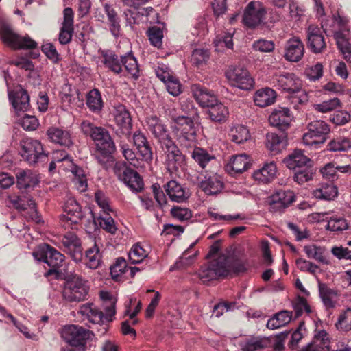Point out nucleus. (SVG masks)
Instances as JSON below:
<instances>
[{"mask_svg": "<svg viewBox=\"0 0 351 351\" xmlns=\"http://www.w3.org/2000/svg\"><path fill=\"white\" fill-rule=\"evenodd\" d=\"M267 343L265 338L253 337L241 342L240 346L243 351H256L267 347Z\"/></svg>", "mask_w": 351, "mask_h": 351, "instance_id": "nucleus-48", "label": "nucleus"}, {"mask_svg": "<svg viewBox=\"0 0 351 351\" xmlns=\"http://www.w3.org/2000/svg\"><path fill=\"white\" fill-rule=\"evenodd\" d=\"M337 188L332 183L322 184L313 191L316 199L323 200H331L337 197Z\"/></svg>", "mask_w": 351, "mask_h": 351, "instance_id": "nucleus-45", "label": "nucleus"}, {"mask_svg": "<svg viewBox=\"0 0 351 351\" xmlns=\"http://www.w3.org/2000/svg\"><path fill=\"white\" fill-rule=\"evenodd\" d=\"M102 264V254L99 247L95 243L85 252V265L90 269H96Z\"/></svg>", "mask_w": 351, "mask_h": 351, "instance_id": "nucleus-39", "label": "nucleus"}, {"mask_svg": "<svg viewBox=\"0 0 351 351\" xmlns=\"http://www.w3.org/2000/svg\"><path fill=\"white\" fill-rule=\"evenodd\" d=\"M100 59L106 68L115 74H120L123 71L121 66V56L119 57L114 51L110 50H101Z\"/></svg>", "mask_w": 351, "mask_h": 351, "instance_id": "nucleus-29", "label": "nucleus"}, {"mask_svg": "<svg viewBox=\"0 0 351 351\" xmlns=\"http://www.w3.org/2000/svg\"><path fill=\"white\" fill-rule=\"evenodd\" d=\"M250 159L247 154H242L231 157L225 167L226 171L231 176L242 173L250 168Z\"/></svg>", "mask_w": 351, "mask_h": 351, "instance_id": "nucleus-26", "label": "nucleus"}, {"mask_svg": "<svg viewBox=\"0 0 351 351\" xmlns=\"http://www.w3.org/2000/svg\"><path fill=\"white\" fill-rule=\"evenodd\" d=\"M86 104L90 110L93 112H99L101 110L103 101L99 90L93 89L88 93Z\"/></svg>", "mask_w": 351, "mask_h": 351, "instance_id": "nucleus-50", "label": "nucleus"}, {"mask_svg": "<svg viewBox=\"0 0 351 351\" xmlns=\"http://www.w3.org/2000/svg\"><path fill=\"white\" fill-rule=\"evenodd\" d=\"M276 93L270 88H264L258 90L254 96L255 104L264 108L273 104L276 100Z\"/></svg>", "mask_w": 351, "mask_h": 351, "instance_id": "nucleus-36", "label": "nucleus"}, {"mask_svg": "<svg viewBox=\"0 0 351 351\" xmlns=\"http://www.w3.org/2000/svg\"><path fill=\"white\" fill-rule=\"evenodd\" d=\"M100 298L106 302L105 312L108 316L111 317L115 315V304L117 300L110 293L106 291H101L99 293Z\"/></svg>", "mask_w": 351, "mask_h": 351, "instance_id": "nucleus-58", "label": "nucleus"}, {"mask_svg": "<svg viewBox=\"0 0 351 351\" xmlns=\"http://www.w3.org/2000/svg\"><path fill=\"white\" fill-rule=\"evenodd\" d=\"M191 90L193 97L202 107H208L217 102V97L213 92L199 84H193Z\"/></svg>", "mask_w": 351, "mask_h": 351, "instance_id": "nucleus-25", "label": "nucleus"}, {"mask_svg": "<svg viewBox=\"0 0 351 351\" xmlns=\"http://www.w3.org/2000/svg\"><path fill=\"white\" fill-rule=\"evenodd\" d=\"M318 351H328L330 348L329 335L324 330L318 331L311 341Z\"/></svg>", "mask_w": 351, "mask_h": 351, "instance_id": "nucleus-51", "label": "nucleus"}, {"mask_svg": "<svg viewBox=\"0 0 351 351\" xmlns=\"http://www.w3.org/2000/svg\"><path fill=\"white\" fill-rule=\"evenodd\" d=\"M47 134L52 142L62 146L69 147L73 145L71 134L69 131L57 128H51L47 130Z\"/></svg>", "mask_w": 351, "mask_h": 351, "instance_id": "nucleus-35", "label": "nucleus"}, {"mask_svg": "<svg viewBox=\"0 0 351 351\" xmlns=\"http://www.w3.org/2000/svg\"><path fill=\"white\" fill-rule=\"evenodd\" d=\"M8 98L17 113L27 110L29 106V97L21 86H17L11 90L8 89Z\"/></svg>", "mask_w": 351, "mask_h": 351, "instance_id": "nucleus-22", "label": "nucleus"}, {"mask_svg": "<svg viewBox=\"0 0 351 351\" xmlns=\"http://www.w3.org/2000/svg\"><path fill=\"white\" fill-rule=\"evenodd\" d=\"M127 263L123 258H118L114 264L110 267V274L112 279L119 280V278L126 272Z\"/></svg>", "mask_w": 351, "mask_h": 351, "instance_id": "nucleus-61", "label": "nucleus"}, {"mask_svg": "<svg viewBox=\"0 0 351 351\" xmlns=\"http://www.w3.org/2000/svg\"><path fill=\"white\" fill-rule=\"evenodd\" d=\"M210 263L219 278H226L246 269L244 263L230 253L221 254Z\"/></svg>", "mask_w": 351, "mask_h": 351, "instance_id": "nucleus-4", "label": "nucleus"}, {"mask_svg": "<svg viewBox=\"0 0 351 351\" xmlns=\"http://www.w3.org/2000/svg\"><path fill=\"white\" fill-rule=\"evenodd\" d=\"M331 20L332 21V27L331 29H328L326 23L322 21V27L324 29V32L327 33L328 31H330L334 35L336 32H343L347 34V38H349V30L346 27L348 23L347 19L338 15L333 16Z\"/></svg>", "mask_w": 351, "mask_h": 351, "instance_id": "nucleus-46", "label": "nucleus"}, {"mask_svg": "<svg viewBox=\"0 0 351 351\" xmlns=\"http://www.w3.org/2000/svg\"><path fill=\"white\" fill-rule=\"evenodd\" d=\"M294 201V195L290 191H278L269 197V210L280 212L289 206Z\"/></svg>", "mask_w": 351, "mask_h": 351, "instance_id": "nucleus-21", "label": "nucleus"}, {"mask_svg": "<svg viewBox=\"0 0 351 351\" xmlns=\"http://www.w3.org/2000/svg\"><path fill=\"white\" fill-rule=\"evenodd\" d=\"M43 262L47 264L51 269L45 272V276L51 279H59L62 276V272L58 268L62 265L64 256L55 248L47 245L43 257Z\"/></svg>", "mask_w": 351, "mask_h": 351, "instance_id": "nucleus-13", "label": "nucleus"}, {"mask_svg": "<svg viewBox=\"0 0 351 351\" xmlns=\"http://www.w3.org/2000/svg\"><path fill=\"white\" fill-rule=\"evenodd\" d=\"M275 83L276 86L278 88L293 94L291 97L290 102L295 108H297L299 104H303L308 101V96L302 89V81L295 74L282 72L276 75Z\"/></svg>", "mask_w": 351, "mask_h": 351, "instance_id": "nucleus-2", "label": "nucleus"}, {"mask_svg": "<svg viewBox=\"0 0 351 351\" xmlns=\"http://www.w3.org/2000/svg\"><path fill=\"white\" fill-rule=\"evenodd\" d=\"M309 161V158L300 149H295L284 160L286 166L293 170L306 167Z\"/></svg>", "mask_w": 351, "mask_h": 351, "instance_id": "nucleus-37", "label": "nucleus"}, {"mask_svg": "<svg viewBox=\"0 0 351 351\" xmlns=\"http://www.w3.org/2000/svg\"><path fill=\"white\" fill-rule=\"evenodd\" d=\"M327 147L328 150L332 152L348 151L351 149V138L337 136L328 143Z\"/></svg>", "mask_w": 351, "mask_h": 351, "instance_id": "nucleus-52", "label": "nucleus"}, {"mask_svg": "<svg viewBox=\"0 0 351 351\" xmlns=\"http://www.w3.org/2000/svg\"><path fill=\"white\" fill-rule=\"evenodd\" d=\"M117 174L119 179L133 192L138 193L144 188L143 180L138 173L136 171L124 167L122 170L119 169Z\"/></svg>", "mask_w": 351, "mask_h": 351, "instance_id": "nucleus-18", "label": "nucleus"}, {"mask_svg": "<svg viewBox=\"0 0 351 351\" xmlns=\"http://www.w3.org/2000/svg\"><path fill=\"white\" fill-rule=\"evenodd\" d=\"M146 125L153 136L158 139L160 145L167 143V141H172L167 126L157 116L150 115L147 117Z\"/></svg>", "mask_w": 351, "mask_h": 351, "instance_id": "nucleus-17", "label": "nucleus"}, {"mask_svg": "<svg viewBox=\"0 0 351 351\" xmlns=\"http://www.w3.org/2000/svg\"><path fill=\"white\" fill-rule=\"evenodd\" d=\"M208 114L210 119L215 122H224L226 121L229 112L226 106L221 102H214L212 105L209 106Z\"/></svg>", "mask_w": 351, "mask_h": 351, "instance_id": "nucleus-43", "label": "nucleus"}, {"mask_svg": "<svg viewBox=\"0 0 351 351\" xmlns=\"http://www.w3.org/2000/svg\"><path fill=\"white\" fill-rule=\"evenodd\" d=\"M147 255V252L139 244L133 245L128 254L129 259L133 264L142 262Z\"/></svg>", "mask_w": 351, "mask_h": 351, "instance_id": "nucleus-60", "label": "nucleus"}, {"mask_svg": "<svg viewBox=\"0 0 351 351\" xmlns=\"http://www.w3.org/2000/svg\"><path fill=\"white\" fill-rule=\"evenodd\" d=\"M313 217L318 221L326 220L328 222L326 229L332 232H340L349 227L344 217L335 215L333 212L315 213L313 214Z\"/></svg>", "mask_w": 351, "mask_h": 351, "instance_id": "nucleus-15", "label": "nucleus"}, {"mask_svg": "<svg viewBox=\"0 0 351 351\" xmlns=\"http://www.w3.org/2000/svg\"><path fill=\"white\" fill-rule=\"evenodd\" d=\"M14 205L19 210L23 211L29 210V211L25 214L26 218L37 223L40 221L36 203L32 198L29 197H19L14 202Z\"/></svg>", "mask_w": 351, "mask_h": 351, "instance_id": "nucleus-31", "label": "nucleus"}, {"mask_svg": "<svg viewBox=\"0 0 351 351\" xmlns=\"http://www.w3.org/2000/svg\"><path fill=\"white\" fill-rule=\"evenodd\" d=\"M64 211L66 213V217L72 223H77L82 217L81 207L77 201L69 197L64 203Z\"/></svg>", "mask_w": 351, "mask_h": 351, "instance_id": "nucleus-42", "label": "nucleus"}, {"mask_svg": "<svg viewBox=\"0 0 351 351\" xmlns=\"http://www.w3.org/2000/svg\"><path fill=\"white\" fill-rule=\"evenodd\" d=\"M319 293L324 306L327 310L333 309L338 304L339 293L326 284L319 282Z\"/></svg>", "mask_w": 351, "mask_h": 351, "instance_id": "nucleus-30", "label": "nucleus"}, {"mask_svg": "<svg viewBox=\"0 0 351 351\" xmlns=\"http://www.w3.org/2000/svg\"><path fill=\"white\" fill-rule=\"evenodd\" d=\"M0 313L4 316L8 317L10 321L12 322V324L18 328V330L23 334V335L29 339H35L36 337V335L35 334L31 333L29 331V329L23 324L18 322L15 317L10 314L8 313L5 308L0 305Z\"/></svg>", "mask_w": 351, "mask_h": 351, "instance_id": "nucleus-57", "label": "nucleus"}, {"mask_svg": "<svg viewBox=\"0 0 351 351\" xmlns=\"http://www.w3.org/2000/svg\"><path fill=\"white\" fill-rule=\"evenodd\" d=\"M210 263L208 265L203 266L199 271V277L203 283H208L211 280L219 278L215 269H213Z\"/></svg>", "mask_w": 351, "mask_h": 351, "instance_id": "nucleus-62", "label": "nucleus"}, {"mask_svg": "<svg viewBox=\"0 0 351 351\" xmlns=\"http://www.w3.org/2000/svg\"><path fill=\"white\" fill-rule=\"evenodd\" d=\"M104 10L108 18L110 32L114 36H119L121 31L120 20L115 10L112 5L108 3L104 5Z\"/></svg>", "mask_w": 351, "mask_h": 351, "instance_id": "nucleus-41", "label": "nucleus"}, {"mask_svg": "<svg viewBox=\"0 0 351 351\" xmlns=\"http://www.w3.org/2000/svg\"><path fill=\"white\" fill-rule=\"evenodd\" d=\"M234 33V31L232 32H224L221 35L217 36L214 44L217 51H221L223 47L230 49L233 48L232 38Z\"/></svg>", "mask_w": 351, "mask_h": 351, "instance_id": "nucleus-56", "label": "nucleus"}, {"mask_svg": "<svg viewBox=\"0 0 351 351\" xmlns=\"http://www.w3.org/2000/svg\"><path fill=\"white\" fill-rule=\"evenodd\" d=\"M291 119L289 110L287 108L281 107L275 109L269 117L270 124L282 130L289 127Z\"/></svg>", "mask_w": 351, "mask_h": 351, "instance_id": "nucleus-28", "label": "nucleus"}, {"mask_svg": "<svg viewBox=\"0 0 351 351\" xmlns=\"http://www.w3.org/2000/svg\"><path fill=\"white\" fill-rule=\"evenodd\" d=\"M229 84L244 90L253 88L254 81L248 71L241 66H231L226 72Z\"/></svg>", "mask_w": 351, "mask_h": 351, "instance_id": "nucleus-11", "label": "nucleus"}, {"mask_svg": "<svg viewBox=\"0 0 351 351\" xmlns=\"http://www.w3.org/2000/svg\"><path fill=\"white\" fill-rule=\"evenodd\" d=\"M164 187L167 195L173 202H183L189 197L185 189L176 180H170Z\"/></svg>", "mask_w": 351, "mask_h": 351, "instance_id": "nucleus-34", "label": "nucleus"}, {"mask_svg": "<svg viewBox=\"0 0 351 351\" xmlns=\"http://www.w3.org/2000/svg\"><path fill=\"white\" fill-rule=\"evenodd\" d=\"M171 128L181 146L188 147L195 143L197 129L191 117H176L173 119Z\"/></svg>", "mask_w": 351, "mask_h": 351, "instance_id": "nucleus-3", "label": "nucleus"}, {"mask_svg": "<svg viewBox=\"0 0 351 351\" xmlns=\"http://www.w3.org/2000/svg\"><path fill=\"white\" fill-rule=\"evenodd\" d=\"M77 315L84 322H88L93 324L101 325L106 322L112 320L110 316H108L95 304L87 302L80 306L77 312Z\"/></svg>", "mask_w": 351, "mask_h": 351, "instance_id": "nucleus-14", "label": "nucleus"}, {"mask_svg": "<svg viewBox=\"0 0 351 351\" xmlns=\"http://www.w3.org/2000/svg\"><path fill=\"white\" fill-rule=\"evenodd\" d=\"M229 136L230 139L237 144L243 143L250 138L249 130L245 126L239 124L230 129Z\"/></svg>", "mask_w": 351, "mask_h": 351, "instance_id": "nucleus-47", "label": "nucleus"}, {"mask_svg": "<svg viewBox=\"0 0 351 351\" xmlns=\"http://www.w3.org/2000/svg\"><path fill=\"white\" fill-rule=\"evenodd\" d=\"M199 187L207 195H215L221 191L223 183L219 175L210 174L205 176L204 179L199 183Z\"/></svg>", "mask_w": 351, "mask_h": 351, "instance_id": "nucleus-33", "label": "nucleus"}, {"mask_svg": "<svg viewBox=\"0 0 351 351\" xmlns=\"http://www.w3.org/2000/svg\"><path fill=\"white\" fill-rule=\"evenodd\" d=\"M149 40L151 44L156 47H160L162 45V40L163 38V32L158 27H152L149 28L147 32Z\"/></svg>", "mask_w": 351, "mask_h": 351, "instance_id": "nucleus-63", "label": "nucleus"}, {"mask_svg": "<svg viewBox=\"0 0 351 351\" xmlns=\"http://www.w3.org/2000/svg\"><path fill=\"white\" fill-rule=\"evenodd\" d=\"M89 285L82 276H75L65 282L62 291L63 298L69 302H80L87 300Z\"/></svg>", "mask_w": 351, "mask_h": 351, "instance_id": "nucleus-5", "label": "nucleus"}, {"mask_svg": "<svg viewBox=\"0 0 351 351\" xmlns=\"http://www.w3.org/2000/svg\"><path fill=\"white\" fill-rule=\"evenodd\" d=\"M191 157L203 169L210 161L215 159L213 155L209 154L206 149L198 147L193 149Z\"/></svg>", "mask_w": 351, "mask_h": 351, "instance_id": "nucleus-54", "label": "nucleus"}, {"mask_svg": "<svg viewBox=\"0 0 351 351\" xmlns=\"http://www.w3.org/2000/svg\"><path fill=\"white\" fill-rule=\"evenodd\" d=\"M0 38L4 44L14 49H31L37 46L36 43L29 36H19L7 24L1 25Z\"/></svg>", "mask_w": 351, "mask_h": 351, "instance_id": "nucleus-6", "label": "nucleus"}, {"mask_svg": "<svg viewBox=\"0 0 351 351\" xmlns=\"http://www.w3.org/2000/svg\"><path fill=\"white\" fill-rule=\"evenodd\" d=\"M267 10L258 1H250L244 9L242 16L243 24L249 28H256L264 23Z\"/></svg>", "mask_w": 351, "mask_h": 351, "instance_id": "nucleus-8", "label": "nucleus"}, {"mask_svg": "<svg viewBox=\"0 0 351 351\" xmlns=\"http://www.w3.org/2000/svg\"><path fill=\"white\" fill-rule=\"evenodd\" d=\"M329 125L324 121L316 120L308 123V132L303 135V142L309 146H317L326 141L325 136L329 133Z\"/></svg>", "mask_w": 351, "mask_h": 351, "instance_id": "nucleus-10", "label": "nucleus"}, {"mask_svg": "<svg viewBox=\"0 0 351 351\" xmlns=\"http://www.w3.org/2000/svg\"><path fill=\"white\" fill-rule=\"evenodd\" d=\"M304 252L308 258H313L322 263H327V260L324 256V247L311 244L305 245L304 247Z\"/></svg>", "mask_w": 351, "mask_h": 351, "instance_id": "nucleus-53", "label": "nucleus"}, {"mask_svg": "<svg viewBox=\"0 0 351 351\" xmlns=\"http://www.w3.org/2000/svg\"><path fill=\"white\" fill-rule=\"evenodd\" d=\"M121 66L134 80L139 77V66L132 51L121 56Z\"/></svg>", "mask_w": 351, "mask_h": 351, "instance_id": "nucleus-40", "label": "nucleus"}, {"mask_svg": "<svg viewBox=\"0 0 351 351\" xmlns=\"http://www.w3.org/2000/svg\"><path fill=\"white\" fill-rule=\"evenodd\" d=\"M61 242L64 252L69 254L74 261H81L82 258V247L80 239L74 232H66L62 237Z\"/></svg>", "mask_w": 351, "mask_h": 351, "instance_id": "nucleus-16", "label": "nucleus"}, {"mask_svg": "<svg viewBox=\"0 0 351 351\" xmlns=\"http://www.w3.org/2000/svg\"><path fill=\"white\" fill-rule=\"evenodd\" d=\"M335 39L343 58L348 62H351V43L350 38H347V34L343 32H336Z\"/></svg>", "mask_w": 351, "mask_h": 351, "instance_id": "nucleus-44", "label": "nucleus"}, {"mask_svg": "<svg viewBox=\"0 0 351 351\" xmlns=\"http://www.w3.org/2000/svg\"><path fill=\"white\" fill-rule=\"evenodd\" d=\"M277 167L274 161L264 163L263 167L255 171L253 178L256 181L263 184L271 182L276 177Z\"/></svg>", "mask_w": 351, "mask_h": 351, "instance_id": "nucleus-32", "label": "nucleus"}, {"mask_svg": "<svg viewBox=\"0 0 351 351\" xmlns=\"http://www.w3.org/2000/svg\"><path fill=\"white\" fill-rule=\"evenodd\" d=\"M341 106L340 100L337 98H332L322 101L320 104H316L313 106L314 109L322 113H326L332 111Z\"/></svg>", "mask_w": 351, "mask_h": 351, "instance_id": "nucleus-59", "label": "nucleus"}, {"mask_svg": "<svg viewBox=\"0 0 351 351\" xmlns=\"http://www.w3.org/2000/svg\"><path fill=\"white\" fill-rule=\"evenodd\" d=\"M60 335L69 346L85 348L87 340L90 338V332L82 326L71 324L62 328Z\"/></svg>", "mask_w": 351, "mask_h": 351, "instance_id": "nucleus-7", "label": "nucleus"}, {"mask_svg": "<svg viewBox=\"0 0 351 351\" xmlns=\"http://www.w3.org/2000/svg\"><path fill=\"white\" fill-rule=\"evenodd\" d=\"M165 152V165L167 171L171 173H176L184 165L185 157L172 141H167V143L161 145Z\"/></svg>", "mask_w": 351, "mask_h": 351, "instance_id": "nucleus-12", "label": "nucleus"}, {"mask_svg": "<svg viewBox=\"0 0 351 351\" xmlns=\"http://www.w3.org/2000/svg\"><path fill=\"white\" fill-rule=\"evenodd\" d=\"M73 32V12L71 8L64 10V20L60 27L58 40L60 44L66 45L71 42Z\"/></svg>", "mask_w": 351, "mask_h": 351, "instance_id": "nucleus-24", "label": "nucleus"}, {"mask_svg": "<svg viewBox=\"0 0 351 351\" xmlns=\"http://www.w3.org/2000/svg\"><path fill=\"white\" fill-rule=\"evenodd\" d=\"M304 53V46L300 38L293 37L285 44L284 57L289 62H299Z\"/></svg>", "mask_w": 351, "mask_h": 351, "instance_id": "nucleus-23", "label": "nucleus"}, {"mask_svg": "<svg viewBox=\"0 0 351 351\" xmlns=\"http://www.w3.org/2000/svg\"><path fill=\"white\" fill-rule=\"evenodd\" d=\"M114 121L119 127V133L129 137L131 134L132 130V118L126 109L125 106L123 105H118L114 108Z\"/></svg>", "mask_w": 351, "mask_h": 351, "instance_id": "nucleus-20", "label": "nucleus"}, {"mask_svg": "<svg viewBox=\"0 0 351 351\" xmlns=\"http://www.w3.org/2000/svg\"><path fill=\"white\" fill-rule=\"evenodd\" d=\"M21 155L28 163L33 165L45 160L47 154L42 143L32 138H25L21 141Z\"/></svg>", "mask_w": 351, "mask_h": 351, "instance_id": "nucleus-9", "label": "nucleus"}, {"mask_svg": "<svg viewBox=\"0 0 351 351\" xmlns=\"http://www.w3.org/2000/svg\"><path fill=\"white\" fill-rule=\"evenodd\" d=\"M119 147L123 157L127 160L129 163L136 168H139L143 166L142 161L136 158L135 152L130 146L125 142L121 141L119 143Z\"/></svg>", "mask_w": 351, "mask_h": 351, "instance_id": "nucleus-55", "label": "nucleus"}, {"mask_svg": "<svg viewBox=\"0 0 351 351\" xmlns=\"http://www.w3.org/2000/svg\"><path fill=\"white\" fill-rule=\"evenodd\" d=\"M81 130L84 134L90 136L95 143L97 149L103 155L104 158L115 151L114 143L109 132L104 128L97 126L90 121L85 120L81 123Z\"/></svg>", "mask_w": 351, "mask_h": 351, "instance_id": "nucleus-1", "label": "nucleus"}, {"mask_svg": "<svg viewBox=\"0 0 351 351\" xmlns=\"http://www.w3.org/2000/svg\"><path fill=\"white\" fill-rule=\"evenodd\" d=\"M16 176L19 189L34 188L39 182L38 176L30 170H21Z\"/></svg>", "mask_w": 351, "mask_h": 351, "instance_id": "nucleus-38", "label": "nucleus"}, {"mask_svg": "<svg viewBox=\"0 0 351 351\" xmlns=\"http://www.w3.org/2000/svg\"><path fill=\"white\" fill-rule=\"evenodd\" d=\"M92 215L95 223H98L101 228L111 234H114L116 232L117 227L114 221L109 215V213L104 214L99 213V215L97 217H95L93 213Z\"/></svg>", "mask_w": 351, "mask_h": 351, "instance_id": "nucleus-49", "label": "nucleus"}, {"mask_svg": "<svg viewBox=\"0 0 351 351\" xmlns=\"http://www.w3.org/2000/svg\"><path fill=\"white\" fill-rule=\"evenodd\" d=\"M307 45L311 51L319 53L326 47L322 29L315 25H310L306 29Z\"/></svg>", "mask_w": 351, "mask_h": 351, "instance_id": "nucleus-19", "label": "nucleus"}, {"mask_svg": "<svg viewBox=\"0 0 351 351\" xmlns=\"http://www.w3.org/2000/svg\"><path fill=\"white\" fill-rule=\"evenodd\" d=\"M133 143L142 160L147 162H151L153 159V153L145 134L141 131L135 132L133 134Z\"/></svg>", "mask_w": 351, "mask_h": 351, "instance_id": "nucleus-27", "label": "nucleus"}, {"mask_svg": "<svg viewBox=\"0 0 351 351\" xmlns=\"http://www.w3.org/2000/svg\"><path fill=\"white\" fill-rule=\"evenodd\" d=\"M336 326L343 331L351 330V308H348L340 314Z\"/></svg>", "mask_w": 351, "mask_h": 351, "instance_id": "nucleus-64", "label": "nucleus"}]
</instances>
